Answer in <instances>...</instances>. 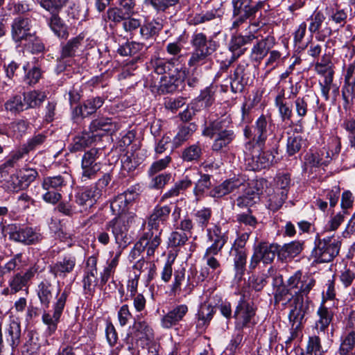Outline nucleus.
Returning a JSON list of instances; mask_svg holds the SVG:
<instances>
[{
	"mask_svg": "<svg viewBox=\"0 0 355 355\" xmlns=\"http://www.w3.org/2000/svg\"><path fill=\"white\" fill-rule=\"evenodd\" d=\"M154 71L162 75L159 89L162 92L172 93L178 89L182 83L184 72L175 66L171 61L157 58L152 62Z\"/></svg>",
	"mask_w": 355,
	"mask_h": 355,
	"instance_id": "obj_1",
	"label": "nucleus"
},
{
	"mask_svg": "<svg viewBox=\"0 0 355 355\" xmlns=\"http://www.w3.org/2000/svg\"><path fill=\"white\" fill-rule=\"evenodd\" d=\"M191 44L193 48V51L188 61V64L190 67L203 64L216 50V42L208 38L202 33H195L192 35Z\"/></svg>",
	"mask_w": 355,
	"mask_h": 355,
	"instance_id": "obj_2",
	"label": "nucleus"
},
{
	"mask_svg": "<svg viewBox=\"0 0 355 355\" xmlns=\"http://www.w3.org/2000/svg\"><path fill=\"white\" fill-rule=\"evenodd\" d=\"M225 121L217 119L210 121L204 128L202 135L213 138L214 140L211 146L214 151L218 152L227 146L235 138V134L232 129L227 128Z\"/></svg>",
	"mask_w": 355,
	"mask_h": 355,
	"instance_id": "obj_3",
	"label": "nucleus"
},
{
	"mask_svg": "<svg viewBox=\"0 0 355 355\" xmlns=\"http://www.w3.org/2000/svg\"><path fill=\"white\" fill-rule=\"evenodd\" d=\"M134 218V214H122L105 225L106 230L112 232L116 243L121 250L125 249L132 241L128 230Z\"/></svg>",
	"mask_w": 355,
	"mask_h": 355,
	"instance_id": "obj_4",
	"label": "nucleus"
},
{
	"mask_svg": "<svg viewBox=\"0 0 355 355\" xmlns=\"http://www.w3.org/2000/svg\"><path fill=\"white\" fill-rule=\"evenodd\" d=\"M41 263L40 259H37L31 263L25 270L15 272L10 277L8 284L11 293H17L21 291L28 292L34 277L43 270Z\"/></svg>",
	"mask_w": 355,
	"mask_h": 355,
	"instance_id": "obj_5",
	"label": "nucleus"
},
{
	"mask_svg": "<svg viewBox=\"0 0 355 355\" xmlns=\"http://www.w3.org/2000/svg\"><path fill=\"white\" fill-rule=\"evenodd\" d=\"M257 306L249 297L243 293L236 307L234 318L236 320L235 327L239 330L252 327L256 324L255 315Z\"/></svg>",
	"mask_w": 355,
	"mask_h": 355,
	"instance_id": "obj_6",
	"label": "nucleus"
},
{
	"mask_svg": "<svg viewBox=\"0 0 355 355\" xmlns=\"http://www.w3.org/2000/svg\"><path fill=\"white\" fill-rule=\"evenodd\" d=\"M69 293V290L67 288H64L63 291L58 288L56 298L52 306L53 314L51 315L46 311H44L42 320L47 326L46 332L49 335H52L55 332Z\"/></svg>",
	"mask_w": 355,
	"mask_h": 355,
	"instance_id": "obj_7",
	"label": "nucleus"
},
{
	"mask_svg": "<svg viewBox=\"0 0 355 355\" xmlns=\"http://www.w3.org/2000/svg\"><path fill=\"white\" fill-rule=\"evenodd\" d=\"M340 242L334 236H327L320 240L312 252V255L320 263H327L338 255Z\"/></svg>",
	"mask_w": 355,
	"mask_h": 355,
	"instance_id": "obj_8",
	"label": "nucleus"
},
{
	"mask_svg": "<svg viewBox=\"0 0 355 355\" xmlns=\"http://www.w3.org/2000/svg\"><path fill=\"white\" fill-rule=\"evenodd\" d=\"M8 234L11 241L27 245L38 243L43 239V235L39 229L27 226L11 225Z\"/></svg>",
	"mask_w": 355,
	"mask_h": 355,
	"instance_id": "obj_9",
	"label": "nucleus"
},
{
	"mask_svg": "<svg viewBox=\"0 0 355 355\" xmlns=\"http://www.w3.org/2000/svg\"><path fill=\"white\" fill-rule=\"evenodd\" d=\"M315 279L309 275H303L300 270L296 271L286 282L287 286L292 290L295 297L304 299L315 286Z\"/></svg>",
	"mask_w": 355,
	"mask_h": 355,
	"instance_id": "obj_10",
	"label": "nucleus"
},
{
	"mask_svg": "<svg viewBox=\"0 0 355 355\" xmlns=\"http://www.w3.org/2000/svg\"><path fill=\"white\" fill-rule=\"evenodd\" d=\"M101 152V148H91L84 153L82 157L81 168L82 178H85V180L94 178L101 169V164L98 159Z\"/></svg>",
	"mask_w": 355,
	"mask_h": 355,
	"instance_id": "obj_11",
	"label": "nucleus"
},
{
	"mask_svg": "<svg viewBox=\"0 0 355 355\" xmlns=\"http://www.w3.org/2000/svg\"><path fill=\"white\" fill-rule=\"evenodd\" d=\"M276 254H279V245L266 242L260 243L254 249V254L251 257L250 268H255L260 261H263L264 263H271Z\"/></svg>",
	"mask_w": 355,
	"mask_h": 355,
	"instance_id": "obj_12",
	"label": "nucleus"
},
{
	"mask_svg": "<svg viewBox=\"0 0 355 355\" xmlns=\"http://www.w3.org/2000/svg\"><path fill=\"white\" fill-rule=\"evenodd\" d=\"M290 89L289 95L286 96L284 89H282L275 98V105L277 108L279 115L283 122L291 121L293 116V106L286 101V99L294 98L298 93L297 88H294L292 84Z\"/></svg>",
	"mask_w": 355,
	"mask_h": 355,
	"instance_id": "obj_13",
	"label": "nucleus"
},
{
	"mask_svg": "<svg viewBox=\"0 0 355 355\" xmlns=\"http://www.w3.org/2000/svg\"><path fill=\"white\" fill-rule=\"evenodd\" d=\"M30 18L18 17L14 19L11 25V36L15 42H21L34 38Z\"/></svg>",
	"mask_w": 355,
	"mask_h": 355,
	"instance_id": "obj_14",
	"label": "nucleus"
},
{
	"mask_svg": "<svg viewBox=\"0 0 355 355\" xmlns=\"http://www.w3.org/2000/svg\"><path fill=\"white\" fill-rule=\"evenodd\" d=\"M295 98V112L297 116L301 119L305 117L309 112H314L319 107L320 99L314 92Z\"/></svg>",
	"mask_w": 355,
	"mask_h": 355,
	"instance_id": "obj_15",
	"label": "nucleus"
},
{
	"mask_svg": "<svg viewBox=\"0 0 355 355\" xmlns=\"http://www.w3.org/2000/svg\"><path fill=\"white\" fill-rule=\"evenodd\" d=\"M272 128H274V123L271 117L261 114L257 119L253 127V141L259 146H263Z\"/></svg>",
	"mask_w": 355,
	"mask_h": 355,
	"instance_id": "obj_16",
	"label": "nucleus"
},
{
	"mask_svg": "<svg viewBox=\"0 0 355 355\" xmlns=\"http://www.w3.org/2000/svg\"><path fill=\"white\" fill-rule=\"evenodd\" d=\"M245 184H249L245 177L243 175H238L237 177L227 179L219 185L215 187L210 191L209 196L216 198H222L242 186L245 187Z\"/></svg>",
	"mask_w": 355,
	"mask_h": 355,
	"instance_id": "obj_17",
	"label": "nucleus"
},
{
	"mask_svg": "<svg viewBox=\"0 0 355 355\" xmlns=\"http://www.w3.org/2000/svg\"><path fill=\"white\" fill-rule=\"evenodd\" d=\"M259 34L257 31H250L245 35L233 36L230 42L229 49L234 58H239L247 51V44H252L255 39H258Z\"/></svg>",
	"mask_w": 355,
	"mask_h": 355,
	"instance_id": "obj_18",
	"label": "nucleus"
},
{
	"mask_svg": "<svg viewBox=\"0 0 355 355\" xmlns=\"http://www.w3.org/2000/svg\"><path fill=\"white\" fill-rule=\"evenodd\" d=\"M76 265V256L72 254H66L50 266L49 272L54 277L64 278L73 270Z\"/></svg>",
	"mask_w": 355,
	"mask_h": 355,
	"instance_id": "obj_19",
	"label": "nucleus"
},
{
	"mask_svg": "<svg viewBox=\"0 0 355 355\" xmlns=\"http://www.w3.org/2000/svg\"><path fill=\"white\" fill-rule=\"evenodd\" d=\"M207 240L211 245L206 249L205 252L212 254H218L228 240L226 232H223L221 228L217 225L207 230Z\"/></svg>",
	"mask_w": 355,
	"mask_h": 355,
	"instance_id": "obj_20",
	"label": "nucleus"
},
{
	"mask_svg": "<svg viewBox=\"0 0 355 355\" xmlns=\"http://www.w3.org/2000/svg\"><path fill=\"white\" fill-rule=\"evenodd\" d=\"M334 317V311L327 307L324 302H322L318 308L315 313V320L313 325V329L320 334H325L332 324Z\"/></svg>",
	"mask_w": 355,
	"mask_h": 355,
	"instance_id": "obj_21",
	"label": "nucleus"
},
{
	"mask_svg": "<svg viewBox=\"0 0 355 355\" xmlns=\"http://www.w3.org/2000/svg\"><path fill=\"white\" fill-rule=\"evenodd\" d=\"M233 16H240L245 19H251L263 5V1L249 3L244 0H232Z\"/></svg>",
	"mask_w": 355,
	"mask_h": 355,
	"instance_id": "obj_22",
	"label": "nucleus"
},
{
	"mask_svg": "<svg viewBox=\"0 0 355 355\" xmlns=\"http://www.w3.org/2000/svg\"><path fill=\"white\" fill-rule=\"evenodd\" d=\"M171 211L168 205H156L148 219V230L162 232L161 226L167 221Z\"/></svg>",
	"mask_w": 355,
	"mask_h": 355,
	"instance_id": "obj_23",
	"label": "nucleus"
},
{
	"mask_svg": "<svg viewBox=\"0 0 355 355\" xmlns=\"http://www.w3.org/2000/svg\"><path fill=\"white\" fill-rule=\"evenodd\" d=\"M189 311L188 306L184 304L174 306L166 314L162 316L160 324L164 329H171L183 320Z\"/></svg>",
	"mask_w": 355,
	"mask_h": 355,
	"instance_id": "obj_24",
	"label": "nucleus"
},
{
	"mask_svg": "<svg viewBox=\"0 0 355 355\" xmlns=\"http://www.w3.org/2000/svg\"><path fill=\"white\" fill-rule=\"evenodd\" d=\"M58 288L61 290L60 287L55 288L53 284L46 279H42L37 284L35 291L42 307L45 309L49 307L54 295H56Z\"/></svg>",
	"mask_w": 355,
	"mask_h": 355,
	"instance_id": "obj_25",
	"label": "nucleus"
},
{
	"mask_svg": "<svg viewBox=\"0 0 355 355\" xmlns=\"http://www.w3.org/2000/svg\"><path fill=\"white\" fill-rule=\"evenodd\" d=\"M307 306L304 304V299L301 297L293 298L291 302V309L288 314L289 322L291 324V329L297 330L300 328L302 320L306 313Z\"/></svg>",
	"mask_w": 355,
	"mask_h": 355,
	"instance_id": "obj_26",
	"label": "nucleus"
},
{
	"mask_svg": "<svg viewBox=\"0 0 355 355\" xmlns=\"http://www.w3.org/2000/svg\"><path fill=\"white\" fill-rule=\"evenodd\" d=\"M217 254L208 252H205L202 259L209 268H205L201 270L200 277H202V281L207 279H214L220 275L222 268L220 261L215 257Z\"/></svg>",
	"mask_w": 355,
	"mask_h": 355,
	"instance_id": "obj_27",
	"label": "nucleus"
},
{
	"mask_svg": "<svg viewBox=\"0 0 355 355\" xmlns=\"http://www.w3.org/2000/svg\"><path fill=\"white\" fill-rule=\"evenodd\" d=\"M259 35L258 39H255V43L253 44L250 54L252 61L260 62L268 53L272 48L274 42L272 37H263Z\"/></svg>",
	"mask_w": 355,
	"mask_h": 355,
	"instance_id": "obj_28",
	"label": "nucleus"
},
{
	"mask_svg": "<svg viewBox=\"0 0 355 355\" xmlns=\"http://www.w3.org/2000/svg\"><path fill=\"white\" fill-rule=\"evenodd\" d=\"M310 21L309 26V31L311 33H319V35L316 37V39L318 41H324V39L327 36H329L331 35L332 31L331 28H327L322 33H320L319 30L321 28V26L324 21L325 20V16L321 11H315L308 19Z\"/></svg>",
	"mask_w": 355,
	"mask_h": 355,
	"instance_id": "obj_29",
	"label": "nucleus"
},
{
	"mask_svg": "<svg viewBox=\"0 0 355 355\" xmlns=\"http://www.w3.org/2000/svg\"><path fill=\"white\" fill-rule=\"evenodd\" d=\"M104 103V99L97 96L88 98L80 106H77L73 112V116L87 117L96 112Z\"/></svg>",
	"mask_w": 355,
	"mask_h": 355,
	"instance_id": "obj_30",
	"label": "nucleus"
},
{
	"mask_svg": "<svg viewBox=\"0 0 355 355\" xmlns=\"http://www.w3.org/2000/svg\"><path fill=\"white\" fill-rule=\"evenodd\" d=\"M277 148L278 145L276 144L272 148V151H262L257 157H252V164L250 166L251 170L255 171L265 168L276 162L275 154H277Z\"/></svg>",
	"mask_w": 355,
	"mask_h": 355,
	"instance_id": "obj_31",
	"label": "nucleus"
},
{
	"mask_svg": "<svg viewBox=\"0 0 355 355\" xmlns=\"http://www.w3.org/2000/svg\"><path fill=\"white\" fill-rule=\"evenodd\" d=\"M101 196V190L97 187L86 188L76 195V202L80 206H92Z\"/></svg>",
	"mask_w": 355,
	"mask_h": 355,
	"instance_id": "obj_32",
	"label": "nucleus"
},
{
	"mask_svg": "<svg viewBox=\"0 0 355 355\" xmlns=\"http://www.w3.org/2000/svg\"><path fill=\"white\" fill-rule=\"evenodd\" d=\"M193 180L189 175H186L183 179L176 182L173 187L162 195L159 202L163 203L168 200L178 197L180 193L184 191L192 185Z\"/></svg>",
	"mask_w": 355,
	"mask_h": 355,
	"instance_id": "obj_33",
	"label": "nucleus"
},
{
	"mask_svg": "<svg viewBox=\"0 0 355 355\" xmlns=\"http://www.w3.org/2000/svg\"><path fill=\"white\" fill-rule=\"evenodd\" d=\"M87 263L88 269L83 278V288L86 293L91 294L96 285V261L94 257H89Z\"/></svg>",
	"mask_w": 355,
	"mask_h": 355,
	"instance_id": "obj_34",
	"label": "nucleus"
},
{
	"mask_svg": "<svg viewBox=\"0 0 355 355\" xmlns=\"http://www.w3.org/2000/svg\"><path fill=\"white\" fill-rule=\"evenodd\" d=\"M116 125L112 122V119L109 118H98L93 120L89 125V133L93 135L95 139L96 137L101 135L99 131L104 132H112L115 130Z\"/></svg>",
	"mask_w": 355,
	"mask_h": 355,
	"instance_id": "obj_35",
	"label": "nucleus"
},
{
	"mask_svg": "<svg viewBox=\"0 0 355 355\" xmlns=\"http://www.w3.org/2000/svg\"><path fill=\"white\" fill-rule=\"evenodd\" d=\"M48 24L53 33L60 39L69 37L68 26L58 13H52L48 20Z\"/></svg>",
	"mask_w": 355,
	"mask_h": 355,
	"instance_id": "obj_36",
	"label": "nucleus"
},
{
	"mask_svg": "<svg viewBox=\"0 0 355 355\" xmlns=\"http://www.w3.org/2000/svg\"><path fill=\"white\" fill-rule=\"evenodd\" d=\"M6 341L11 347L12 352L21 343V325L17 320L10 321L6 329Z\"/></svg>",
	"mask_w": 355,
	"mask_h": 355,
	"instance_id": "obj_37",
	"label": "nucleus"
},
{
	"mask_svg": "<svg viewBox=\"0 0 355 355\" xmlns=\"http://www.w3.org/2000/svg\"><path fill=\"white\" fill-rule=\"evenodd\" d=\"M161 232H155L154 231L148 230L145 232L139 239V241L146 242V246L144 249L146 250L147 255L148 257L153 256L155 250L159 247L161 243L160 239Z\"/></svg>",
	"mask_w": 355,
	"mask_h": 355,
	"instance_id": "obj_38",
	"label": "nucleus"
},
{
	"mask_svg": "<svg viewBox=\"0 0 355 355\" xmlns=\"http://www.w3.org/2000/svg\"><path fill=\"white\" fill-rule=\"evenodd\" d=\"M84 37L79 35L69 40L67 43L63 44L61 48V58H72L76 55L77 51L81 46Z\"/></svg>",
	"mask_w": 355,
	"mask_h": 355,
	"instance_id": "obj_39",
	"label": "nucleus"
},
{
	"mask_svg": "<svg viewBox=\"0 0 355 355\" xmlns=\"http://www.w3.org/2000/svg\"><path fill=\"white\" fill-rule=\"evenodd\" d=\"M302 250V244L300 241H292L282 246L279 245L278 257L282 260L293 258L298 255Z\"/></svg>",
	"mask_w": 355,
	"mask_h": 355,
	"instance_id": "obj_40",
	"label": "nucleus"
},
{
	"mask_svg": "<svg viewBox=\"0 0 355 355\" xmlns=\"http://www.w3.org/2000/svg\"><path fill=\"white\" fill-rule=\"evenodd\" d=\"M25 155L26 154L21 148L12 151L5 162L0 165V173L1 177L3 178L4 175L8 174L10 171L15 166L18 161L22 159Z\"/></svg>",
	"mask_w": 355,
	"mask_h": 355,
	"instance_id": "obj_41",
	"label": "nucleus"
},
{
	"mask_svg": "<svg viewBox=\"0 0 355 355\" xmlns=\"http://www.w3.org/2000/svg\"><path fill=\"white\" fill-rule=\"evenodd\" d=\"M95 139L89 132H83L81 135L75 137L69 146L71 153L80 151L91 145Z\"/></svg>",
	"mask_w": 355,
	"mask_h": 355,
	"instance_id": "obj_42",
	"label": "nucleus"
},
{
	"mask_svg": "<svg viewBox=\"0 0 355 355\" xmlns=\"http://www.w3.org/2000/svg\"><path fill=\"white\" fill-rule=\"evenodd\" d=\"M338 355H355V331H351L342 339Z\"/></svg>",
	"mask_w": 355,
	"mask_h": 355,
	"instance_id": "obj_43",
	"label": "nucleus"
},
{
	"mask_svg": "<svg viewBox=\"0 0 355 355\" xmlns=\"http://www.w3.org/2000/svg\"><path fill=\"white\" fill-rule=\"evenodd\" d=\"M214 314V308L207 304H202L198 312L197 328H206L211 320Z\"/></svg>",
	"mask_w": 355,
	"mask_h": 355,
	"instance_id": "obj_44",
	"label": "nucleus"
},
{
	"mask_svg": "<svg viewBox=\"0 0 355 355\" xmlns=\"http://www.w3.org/2000/svg\"><path fill=\"white\" fill-rule=\"evenodd\" d=\"M162 24L157 20L146 21L143 25L141 24L139 34L142 39H149L159 33L162 30Z\"/></svg>",
	"mask_w": 355,
	"mask_h": 355,
	"instance_id": "obj_45",
	"label": "nucleus"
},
{
	"mask_svg": "<svg viewBox=\"0 0 355 355\" xmlns=\"http://www.w3.org/2000/svg\"><path fill=\"white\" fill-rule=\"evenodd\" d=\"M135 336L137 339L151 340L154 338L153 329L144 320L135 322L133 326Z\"/></svg>",
	"mask_w": 355,
	"mask_h": 355,
	"instance_id": "obj_46",
	"label": "nucleus"
},
{
	"mask_svg": "<svg viewBox=\"0 0 355 355\" xmlns=\"http://www.w3.org/2000/svg\"><path fill=\"white\" fill-rule=\"evenodd\" d=\"M45 92L33 90L24 94V101L26 109L35 108L40 106L46 99Z\"/></svg>",
	"mask_w": 355,
	"mask_h": 355,
	"instance_id": "obj_47",
	"label": "nucleus"
},
{
	"mask_svg": "<svg viewBox=\"0 0 355 355\" xmlns=\"http://www.w3.org/2000/svg\"><path fill=\"white\" fill-rule=\"evenodd\" d=\"M202 155V146L200 142L189 146L184 149L182 153V159L184 162H197Z\"/></svg>",
	"mask_w": 355,
	"mask_h": 355,
	"instance_id": "obj_48",
	"label": "nucleus"
},
{
	"mask_svg": "<svg viewBox=\"0 0 355 355\" xmlns=\"http://www.w3.org/2000/svg\"><path fill=\"white\" fill-rule=\"evenodd\" d=\"M28 266L27 260L24 258L22 252L14 254L7 262L3 264L4 270L8 274L19 270L21 268Z\"/></svg>",
	"mask_w": 355,
	"mask_h": 355,
	"instance_id": "obj_49",
	"label": "nucleus"
},
{
	"mask_svg": "<svg viewBox=\"0 0 355 355\" xmlns=\"http://www.w3.org/2000/svg\"><path fill=\"white\" fill-rule=\"evenodd\" d=\"M268 207L273 211H277L284 203L287 198V194L284 191L273 189L272 193L268 196Z\"/></svg>",
	"mask_w": 355,
	"mask_h": 355,
	"instance_id": "obj_50",
	"label": "nucleus"
},
{
	"mask_svg": "<svg viewBox=\"0 0 355 355\" xmlns=\"http://www.w3.org/2000/svg\"><path fill=\"white\" fill-rule=\"evenodd\" d=\"M234 257V269L235 271V279L241 280L245 270L247 260V252H239L232 254Z\"/></svg>",
	"mask_w": 355,
	"mask_h": 355,
	"instance_id": "obj_51",
	"label": "nucleus"
},
{
	"mask_svg": "<svg viewBox=\"0 0 355 355\" xmlns=\"http://www.w3.org/2000/svg\"><path fill=\"white\" fill-rule=\"evenodd\" d=\"M195 130V125L193 124L181 127L175 137L173 138L172 143L173 149L178 148L184 141L188 140Z\"/></svg>",
	"mask_w": 355,
	"mask_h": 355,
	"instance_id": "obj_52",
	"label": "nucleus"
},
{
	"mask_svg": "<svg viewBox=\"0 0 355 355\" xmlns=\"http://www.w3.org/2000/svg\"><path fill=\"white\" fill-rule=\"evenodd\" d=\"M216 16V10H209L205 12L191 14L187 17V21L189 24L196 26L209 21L215 19Z\"/></svg>",
	"mask_w": 355,
	"mask_h": 355,
	"instance_id": "obj_53",
	"label": "nucleus"
},
{
	"mask_svg": "<svg viewBox=\"0 0 355 355\" xmlns=\"http://www.w3.org/2000/svg\"><path fill=\"white\" fill-rule=\"evenodd\" d=\"M67 177L68 175H66V177L56 175L45 178L42 182V189L61 191L62 188L67 184V181L66 178Z\"/></svg>",
	"mask_w": 355,
	"mask_h": 355,
	"instance_id": "obj_54",
	"label": "nucleus"
},
{
	"mask_svg": "<svg viewBox=\"0 0 355 355\" xmlns=\"http://www.w3.org/2000/svg\"><path fill=\"white\" fill-rule=\"evenodd\" d=\"M211 214L212 212L209 208H203L197 210L193 214L197 227L203 231L209 224Z\"/></svg>",
	"mask_w": 355,
	"mask_h": 355,
	"instance_id": "obj_55",
	"label": "nucleus"
},
{
	"mask_svg": "<svg viewBox=\"0 0 355 355\" xmlns=\"http://www.w3.org/2000/svg\"><path fill=\"white\" fill-rule=\"evenodd\" d=\"M188 175L190 176L191 180L193 178H197L199 175L200 176V179L196 183L195 187L193 189V193L196 196L203 193L205 190L208 189L211 186L210 176L209 175H200L198 172H195L193 173L192 175Z\"/></svg>",
	"mask_w": 355,
	"mask_h": 355,
	"instance_id": "obj_56",
	"label": "nucleus"
},
{
	"mask_svg": "<svg viewBox=\"0 0 355 355\" xmlns=\"http://www.w3.org/2000/svg\"><path fill=\"white\" fill-rule=\"evenodd\" d=\"M144 49H147V46L142 43L137 42H126L119 47L117 52L122 56L134 55Z\"/></svg>",
	"mask_w": 355,
	"mask_h": 355,
	"instance_id": "obj_57",
	"label": "nucleus"
},
{
	"mask_svg": "<svg viewBox=\"0 0 355 355\" xmlns=\"http://www.w3.org/2000/svg\"><path fill=\"white\" fill-rule=\"evenodd\" d=\"M125 17L122 9L113 6L107 10L106 12L103 15V19L106 22L110 21L117 24L123 22Z\"/></svg>",
	"mask_w": 355,
	"mask_h": 355,
	"instance_id": "obj_58",
	"label": "nucleus"
},
{
	"mask_svg": "<svg viewBox=\"0 0 355 355\" xmlns=\"http://www.w3.org/2000/svg\"><path fill=\"white\" fill-rule=\"evenodd\" d=\"M328 22H332L338 27H343L346 23L347 13L342 9H327Z\"/></svg>",
	"mask_w": 355,
	"mask_h": 355,
	"instance_id": "obj_59",
	"label": "nucleus"
},
{
	"mask_svg": "<svg viewBox=\"0 0 355 355\" xmlns=\"http://www.w3.org/2000/svg\"><path fill=\"white\" fill-rule=\"evenodd\" d=\"M292 290L287 285L278 286L274 295L275 303L283 302V304L286 305L288 302H293L295 295L291 293Z\"/></svg>",
	"mask_w": 355,
	"mask_h": 355,
	"instance_id": "obj_60",
	"label": "nucleus"
},
{
	"mask_svg": "<svg viewBox=\"0 0 355 355\" xmlns=\"http://www.w3.org/2000/svg\"><path fill=\"white\" fill-rule=\"evenodd\" d=\"M304 144V141L300 135L293 134L288 137L286 153L292 156L299 152Z\"/></svg>",
	"mask_w": 355,
	"mask_h": 355,
	"instance_id": "obj_61",
	"label": "nucleus"
},
{
	"mask_svg": "<svg viewBox=\"0 0 355 355\" xmlns=\"http://www.w3.org/2000/svg\"><path fill=\"white\" fill-rule=\"evenodd\" d=\"M237 223L241 225L248 227V230L251 232L258 223L257 218L252 214L250 209L247 212L241 213L236 216Z\"/></svg>",
	"mask_w": 355,
	"mask_h": 355,
	"instance_id": "obj_62",
	"label": "nucleus"
},
{
	"mask_svg": "<svg viewBox=\"0 0 355 355\" xmlns=\"http://www.w3.org/2000/svg\"><path fill=\"white\" fill-rule=\"evenodd\" d=\"M342 96L345 109L353 105L355 99V83H344L342 87Z\"/></svg>",
	"mask_w": 355,
	"mask_h": 355,
	"instance_id": "obj_63",
	"label": "nucleus"
},
{
	"mask_svg": "<svg viewBox=\"0 0 355 355\" xmlns=\"http://www.w3.org/2000/svg\"><path fill=\"white\" fill-rule=\"evenodd\" d=\"M324 353L321 345V340L318 336H313L309 338L306 346V355H322Z\"/></svg>",
	"mask_w": 355,
	"mask_h": 355,
	"instance_id": "obj_64",
	"label": "nucleus"
}]
</instances>
